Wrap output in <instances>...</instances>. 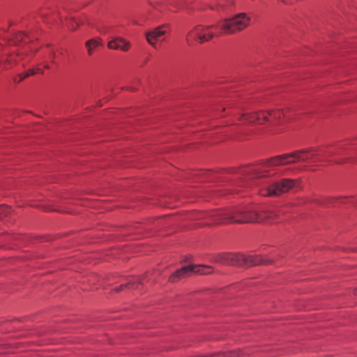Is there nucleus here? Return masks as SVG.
Segmentation results:
<instances>
[{
  "label": "nucleus",
  "mask_w": 357,
  "mask_h": 357,
  "mask_svg": "<svg viewBox=\"0 0 357 357\" xmlns=\"http://www.w3.org/2000/svg\"><path fill=\"white\" fill-rule=\"evenodd\" d=\"M192 219H208L210 224L219 223H247V222H268L273 223V220L278 216L276 212L273 211H257L255 210L245 209L243 208H235L226 211H193L190 213Z\"/></svg>",
  "instance_id": "obj_1"
},
{
  "label": "nucleus",
  "mask_w": 357,
  "mask_h": 357,
  "mask_svg": "<svg viewBox=\"0 0 357 357\" xmlns=\"http://www.w3.org/2000/svg\"><path fill=\"white\" fill-rule=\"evenodd\" d=\"M344 150L345 149L342 147L340 150L321 151L319 153L318 149L315 148L303 149L289 154H284L273 158L266 162L265 167L287 165L303 162H316L319 160L317 158L318 156L328 158L335 155H340L342 151Z\"/></svg>",
  "instance_id": "obj_2"
},
{
  "label": "nucleus",
  "mask_w": 357,
  "mask_h": 357,
  "mask_svg": "<svg viewBox=\"0 0 357 357\" xmlns=\"http://www.w3.org/2000/svg\"><path fill=\"white\" fill-rule=\"evenodd\" d=\"M282 118L289 119L286 112L278 109L244 113L241 114L239 120L245 123L257 122L259 124H263L266 121L280 123Z\"/></svg>",
  "instance_id": "obj_3"
},
{
  "label": "nucleus",
  "mask_w": 357,
  "mask_h": 357,
  "mask_svg": "<svg viewBox=\"0 0 357 357\" xmlns=\"http://www.w3.org/2000/svg\"><path fill=\"white\" fill-rule=\"evenodd\" d=\"M250 22L251 18L246 13H240L222 20L218 26L223 34H235L248 28Z\"/></svg>",
  "instance_id": "obj_4"
},
{
  "label": "nucleus",
  "mask_w": 357,
  "mask_h": 357,
  "mask_svg": "<svg viewBox=\"0 0 357 357\" xmlns=\"http://www.w3.org/2000/svg\"><path fill=\"white\" fill-rule=\"evenodd\" d=\"M222 263L233 266H257L271 264L273 259H267L259 255L245 256L241 254H225L222 256Z\"/></svg>",
  "instance_id": "obj_5"
},
{
  "label": "nucleus",
  "mask_w": 357,
  "mask_h": 357,
  "mask_svg": "<svg viewBox=\"0 0 357 357\" xmlns=\"http://www.w3.org/2000/svg\"><path fill=\"white\" fill-rule=\"evenodd\" d=\"M215 25H197L191 29L186 35L185 40L188 45H192L193 40L199 43L209 41L214 37V34L210 30L215 27Z\"/></svg>",
  "instance_id": "obj_6"
},
{
  "label": "nucleus",
  "mask_w": 357,
  "mask_h": 357,
  "mask_svg": "<svg viewBox=\"0 0 357 357\" xmlns=\"http://www.w3.org/2000/svg\"><path fill=\"white\" fill-rule=\"evenodd\" d=\"M295 181L292 179H283L279 182H275L264 185L260 190L262 196L277 197L282 193L288 192L294 185Z\"/></svg>",
  "instance_id": "obj_7"
},
{
  "label": "nucleus",
  "mask_w": 357,
  "mask_h": 357,
  "mask_svg": "<svg viewBox=\"0 0 357 357\" xmlns=\"http://www.w3.org/2000/svg\"><path fill=\"white\" fill-rule=\"evenodd\" d=\"M213 272V268L208 266L201 265H190L184 266L181 269L175 271L169 278V280L172 282H176L183 277L189 275L192 273L206 275Z\"/></svg>",
  "instance_id": "obj_8"
},
{
  "label": "nucleus",
  "mask_w": 357,
  "mask_h": 357,
  "mask_svg": "<svg viewBox=\"0 0 357 357\" xmlns=\"http://www.w3.org/2000/svg\"><path fill=\"white\" fill-rule=\"evenodd\" d=\"M167 26L162 25L146 33V38L148 43L154 47H156V41L167 32Z\"/></svg>",
  "instance_id": "obj_9"
},
{
  "label": "nucleus",
  "mask_w": 357,
  "mask_h": 357,
  "mask_svg": "<svg viewBox=\"0 0 357 357\" xmlns=\"http://www.w3.org/2000/svg\"><path fill=\"white\" fill-rule=\"evenodd\" d=\"M252 351L250 350H229L221 351L213 353L214 357H252Z\"/></svg>",
  "instance_id": "obj_10"
},
{
  "label": "nucleus",
  "mask_w": 357,
  "mask_h": 357,
  "mask_svg": "<svg viewBox=\"0 0 357 357\" xmlns=\"http://www.w3.org/2000/svg\"><path fill=\"white\" fill-rule=\"evenodd\" d=\"M107 46L109 49L127 52L130 45L122 38H115L108 43Z\"/></svg>",
  "instance_id": "obj_11"
},
{
  "label": "nucleus",
  "mask_w": 357,
  "mask_h": 357,
  "mask_svg": "<svg viewBox=\"0 0 357 357\" xmlns=\"http://www.w3.org/2000/svg\"><path fill=\"white\" fill-rule=\"evenodd\" d=\"M86 47L87 48L88 54L89 55H91L94 50L100 45V42L98 39H91L89 40H87L85 43Z\"/></svg>",
  "instance_id": "obj_12"
},
{
  "label": "nucleus",
  "mask_w": 357,
  "mask_h": 357,
  "mask_svg": "<svg viewBox=\"0 0 357 357\" xmlns=\"http://www.w3.org/2000/svg\"><path fill=\"white\" fill-rule=\"evenodd\" d=\"M10 208L6 205H0V220H2L3 217H6L10 214Z\"/></svg>",
  "instance_id": "obj_13"
},
{
  "label": "nucleus",
  "mask_w": 357,
  "mask_h": 357,
  "mask_svg": "<svg viewBox=\"0 0 357 357\" xmlns=\"http://www.w3.org/2000/svg\"><path fill=\"white\" fill-rule=\"evenodd\" d=\"M133 284H130V283H126V284H121L120 285L119 287H116L114 289V291H116V292H119L120 291H123L127 288H130V286H132Z\"/></svg>",
  "instance_id": "obj_14"
},
{
  "label": "nucleus",
  "mask_w": 357,
  "mask_h": 357,
  "mask_svg": "<svg viewBox=\"0 0 357 357\" xmlns=\"http://www.w3.org/2000/svg\"><path fill=\"white\" fill-rule=\"evenodd\" d=\"M268 174V172L267 171H259V170H256L255 173V176L256 177H264V176H267Z\"/></svg>",
  "instance_id": "obj_15"
},
{
  "label": "nucleus",
  "mask_w": 357,
  "mask_h": 357,
  "mask_svg": "<svg viewBox=\"0 0 357 357\" xmlns=\"http://www.w3.org/2000/svg\"><path fill=\"white\" fill-rule=\"evenodd\" d=\"M34 73H34V71L33 70H30L26 73H25L24 75H20V79L19 82L23 80L24 78H26V77H29L30 75H33Z\"/></svg>",
  "instance_id": "obj_16"
},
{
  "label": "nucleus",
  "mask_w": 357,
  "mask_h": 357,
  "mask_svg": "<svg viewBox=\"0 0 357 357\" xmlns=\"http://www.w3.org/2000/svg\"><path fill=\"white\" fill-rule=\"evenodd\" d=\"M24 36V34H20L18 36H17V40H20L21 38H22V37Z\"/></svg>",
  "instance_id": "obj_17"
},
{
  "label": "nucleus",
  "mask_w": 357,
  "mask_h": 357,
  "mask_svg": "<svg viewBox=\"0 0 357 357\" xmlns=\"http://www.w3.org/2000/svg\"><path fill=\"white\" fill-rule=\"evenodd\" d=\"M282 2L284 3H289V0H280Z\"/></svg>",
  "instance_id": "obj_18"
},
{
  "label": "nucleus",
  "mask_w": 357,
  "mask_h": 357,
  "mask_svg": "<svg viewBox=\"0 0 357 357\" xmlns=\"http://www.w3.org/2000/svg\"><path fill=\"white\" fill-rule=\"evenodd\" d=\"M70 29H76V26H74V24H72V26H70Z\"/></svg>",
  "instance_id": "obj_19"
},
{
  "label": "nucleus",
  "mask_w": 357,
  "mask_h": 357,
  "mask_svg": "<svg viewBox=\"0 0 357 357\" xmlns=\"http://www.w3.org/2000/svg\"><path fill=\"white\" fill-rule=\"evenodd\" d=\"M76 23V25L78 26L79 25V23L77 22H75Z\"/></svg>",
  "instance_id": "obj_20"
},
{
  "label": "nucleus",
  "mask_w": 357,
  "mask_h": 357,
  "mask_svg": "<svg viewBox=\"0 0 357 357\" xmlns=\"http://www.w3.org/2000/svg\"><path fill=\"white\" fill-rule=\"evenodd\" d=\"M356 294H357V290L356 291Z\"/></svg>",
  "instance_id": "obj_21"
}]
</instances>
